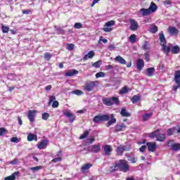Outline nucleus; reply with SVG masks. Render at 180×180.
<instances>
[{"mask_svg": "<svg viewBox=\"0 0 180 180\" xmlns=\"http://www.w3.org/2000/svg\"><path fill=\"white\" fill-rule=\"evenodd\" d=\"M111 102L115 105H119V98L117 97H111Z\"/></svg>", "mask_w": 180, "mask_h": 180, "instance_id": "obj_43", "label": "nucleus"}, {"mask_svg": "<svg viewBox=\"0 0 180 180\" xmlns=\"http://www.w3.org/2000/svg\"><path fill=\"white\" fill-rule=\"evenodd\" d=\"M174 81L176 84H180V70L176 71V73L174 75Z\"/></svg>", "mask_w": 180, "mask_h": 180, "instance_id": "obj_27", "label": "nucleus"}, {"mask_svg": "<svg viewBox=\"0 0 180 180\" xmlns=\"http://www.w3.org/2000/svg\"><path fill=\"white\" fill-rule=\"evenodd\" d=\"M168 32L171 36H176L179 33V30L175 27L170 26L168 27Z\"/></svg>", "mask_w": 180, "mask_h": 180, "instance_id": "obj_12", "label": "nucleus"}, {"mask_svg": "<svg viewBox=\"0 0 180 180\" xmlns=\"http://www.w3.org/2000/svg\"><path fill=\"white\" fill-rule=\"evenodd\" d=\"M175 128H170L167 130V136H172L174 134V131H175Z\"/></svg>", "mask_w": 180, "mask_h": 180, "instance_id": "obj_49", "label": "nucleus"}, {"mask_svg": "<svg viewBox=\"0 0 180 180\" xmlns=\"http://www.w3.org/2000/svg\"><path fill=\"white\" fill-rule=\"evenodd\" d=\"M1 30L4 33H8L9 32V27L2 25Z\"/></svg>", "mask_w": 180, "mask_h": 180, "instance_id": "obj_44", "label": "nucleus"}, {"mask_svg": "<svg viewBox=\"0 0 180 180\" xmlns=\"http://www.w3.org/2000/svg\"><path fill=\"white\" fill-rule=\"evenodd\" d=\"M63 115L70 119V123L74 122V120H75V115L72 114L68 110L63 112Z\"/></svg>", "mask_w": 180, "mask_h": 180, "instance_id": "obj_11", "label": "nucleus"}, {"mask_svg": "<svg viewBox=\"0 0 180 180\" xmlns=\"http://www.w3.org/2000/svg\"><path fill=\"white\" fill-rule=\"evenodd\" d=\"M108 116H110L111 117L110 120L108 121L107 123V127H109L113 124V123H116V118L113 117V115H107Z\"/></svg>", "mask_w": 180, "mask_h": 180, "instance_id": "obj_24", "label": "nucleus"}, {"mask_svg": "<svg viewBox=\"0 0 180 180\" xmlns=\"http://www.w3.org/2000/svg\"><path fill=\"white\" fill-rule=\"evenodd\" d=\"M132 103H137L139 101H140V96H134L131 98Z\"/></svg>", "mask_w": 180, "mask_h": 180, "instance_id": "obj_42", "label": "nucleus"}, {"mask_svg": "<svg viewBox=\"0 0 180 180\" xmlns=\"http://www.w3.org/2000/svg\"><path fill=\"white\" fill-rule=\"evenodd\" d=\"M89 134V131H84V134L80 136V139H86Z\"/></svg>", "mask_w": 180, "mask_h": 180, "instance_id": "obj_54", "label": "nucleus"}, {"mask_svg": "<svg viewBox=\"0 0 180 180\" xmlns=\"http://www.w3.org/2000/svg\"><path fill=\"white\" fill-rule=\"evenodd\" d=\"M49 101L48 103L49 105H51V103H53V102L56 101V96H49Z\"/></svg>", "mask_w": 180, "mask_h": 180, "instance_id": "obj_46", "label": "nucleus"}, {"mask_svg": "<svg viewBox=\"0 0 180 180\" xmlns=\"http://www.w3.org/2000/svg\"><path fill=\"white\" fill-rule=\"evenodd\" d=\"M48 143H49V141L47 140L42 141L39 143L38 148H39V150H43V148H46V147H47Z\"/></svg>", "mask_w": 180, "mask_h": 180, "instance_id": "obj_21", "label": "nucleus"}, {"mask_svg": "<svg viewBox=\"0 0 180 180\" xmlns=\"http://www.w3.org/2000/svg\"><path fill=\"white\" fill-rule=\"evenodd\" d=\"M102 65V60H98L94 63L92 64V66L95 68H99Z\"/></svg>", "mask_w": 180, "mask_h": 180, "instance_id": "obj_40", "label": "nucleus"}, {"mask_svg": "<svg viewBox=\"0 0 180 180\" xmlns=\"http://www.w3.org/2000/svg\"><path fill=\"white\" fill-rule=\"evenodd\" d=\"M34 140L35 141H37V135L33 134H30L27 136V141H33Z\"/></svg>", "mask_w": 180, "mask_h": 180, "instance_id": "obj_25", "label": "nucleus"}, {"mask_svg": "<svg viewBox=\"0 0 180 180\" xmlns=\"http://www.w3.org/2000/svg\"><path fill=\"white\" fill-rule=\"evenodd\" d=\"M118 169L122 172H129L130 169V166L129 165V162L126 160H119L115 161Z\"/></svg>", "mask_w": 180, "mask_h": 180, "instance_id": "obj_2", "label": "nucleus"}, {"mask_svg": "<svg viewBox=\"0 0 180 180\" xmlns=\"http://www.w3.org/2000/svg\"><path fill=\"white\" fill-rule=\"evenodd\" d=\"M103 105H105L106 106H112L113 105V102H112V98H105L103 99Z\"/></svg>", "mask_w": 180, "mask_h": 180, "instance_id": "obj_20", "label": "nucleus"}, {"mask_svg": "<svg viewBox=\"0 0 180 180\" xmlns=\"http://www.w3.org/2000/svg\"><path fill=\"white\" fill-rule=\"evenodd\" d=\"M117 170H119V167L116 162H115V165L110 167V172H115Z\"/></svg>", "mask_w": 180, "mask_h": 180, "instance_id": "obj_31", "label": "nucleus"}, {"mask_svg": "<svg viewBox=\"0 0 180 180\" xmlns=\"http://www.w3.org/2000/svg\"><path fill=\"white\" fill-rule=\"evenodd\" d=\"M94 57H95V51H90L87 54H86L83 57V60H84V61H86V60H88V58H94Z\"/></svg>", "mask_w": 180, "mask_h": 180, "instance_id": "obj_17", "label": "nucleus"}, {"mask_svg": "<svg viewBox=\"0 0 180 180\" xmlns=\"http://www.w3.org/2000/svg\"><path fill=\"white\" fill-rule=\"evenodd\" d=\"M129 23H130V29L133 32H134L139 29V22H137V21H136L133 19H130Z\"/></svg>", "mask_w": 180, "mask_h": 180, "instance_id": "obj_9", "label": "nucleus"}, {"mask_svg": "<svg viewBox=\"0 0 180 180\" xmlns=\"http://www.w3.org/2000/svg\"><path fill=\"white\" fill-rule=\"evenodd\" d=\"M6 133V129L4 127L0 128V136H4Z\"/></svg>", "mask_w": 180, "mask_h": 180, "instance_id": "obj_59", "label": "nucleus"}, {"mask_svg": "<svg viewBox=\"0 0 180 180\" xmlns=\"http://www.w3.org/2000/svg\"><path fill=\"white\" fill-rule=\"evenodd\" d=\"M37 113V110H30L28 111L27 117L31 123H33V122H34Z\"/></svg>", "mask_w": 180, "mask_h": 180, "instance_id": "obj_8", "label": "nucleus"}, {"mask_svg": "<svg viewBox=\"0 0 180 180\" xmlns=\"http://www.w3.org/2000/svg\"><path fill=\"white\" fill-rule=\"evenodd\" d=\"M115 61L119 63L120 64H122V65H126V60L123 58L122 56H118L114 58Z\"/></svg>", "mask_w": 180, "mask_h": 180, "instance_id": "obj_19", "label": "nucleus"}, {"mask_svg": "<svg viewBox=\"0 0 180 180\" xmlns=\"http://www.w3.org/2000/svg\"><path fill=\"white\" fill-rule=\"evenodd\" d=\"M159 37L162 51H164V53H165V54H169V51H171L172 54H179L180 51V48L178 45L173 46L172 44L165 45L167 41L165 40V36L164 35V32H161L159 34Z\"/></svg>", "mask_w": 180, "mask_h": 180, "instance_id": "obj_1", "label": "nucleus"}, {"mask_svg": "<svg viewBox=\"0 0 180 180\" xmlns=\"http://www.w3.org/2000/svg\"><path fill=\"white\" fill-rule=\"evenodd\" d=\"M79 73V72L75 69L68 70L65 73V77H72L74 75H77Z\"/></svg>", "mask_w": 180, "mask_h": 180, "instance_id": "obj_15", "label": "nucleus"}, {"mask_svg": "<svg viewBox=\"0 0 180 180\" xmlns=\"http://www.w3.org/2000/svg\"><path fill=\"white\" fill-rule=\"evenodd\" d=\"M112 151H113V148H112L110 145H105L104 146V153L105 155H110Z\"/></svg>", "mask_w": 180, "mask_h": 180, "instance_id": "obj_16", "label": "nucleus"}, {"mask_svg": "<svg viewBox=\"0 0 180 180\" xmlns=\"http://www.w3.org/2000/svg\"><path fill=\"white\" fill-rule=\"evenodd\" d=\"M101 41H103L105 44L108 43V39H104L103 37H100L99 40H98V44L101 43Z\"/></svg>", "mask_w": 180, "mask_h": 180, "instance_id": "obj_56", "label": "nucleus"}, {"mask_svg": "<svg viewBox=\"0 0 180 180\" xmlns=\"http://www.w3.org/2000/svg\"><path fill=\"white\" fill-rule=\"evenodd\" d=\"M148 9L150 11V14H152V13H154V12L157 11V9H158V7L155 5L154 2L152 1L150 3V6Z\"/></svg>", "mask_w": 180, "mask_h": 180, "instance_id": "obj_18", "label": "nucleus"}, {"mask_svg": "<svg viewBox=\"0 0 180 180\" xmlns=\"http://www.w3.org/2000/svg\"><path fill=\"white\" fill-rule=\"evenodd\" d=\"M151 116H153V113H151V112L144 114L143 115V119L144 122H146V120H148V119H150V117H151Z\"/></svg>", "mask_w": 180, "mask_h": 180, "instance_id": "obj_36", "label": "nucleus"}, {"mask_svg": "<svg viewBox=\"0 0 180 180\" xmlns=\"http://www.w3.org/2000/svg\"><path fill=\"white\" fill-rule=\"evenodd\" d=\"M143 50H150V44H148V41H146L144 44L142 46Z\"/></svg>", "mask_w": 180, "mask_h": 180, "instance_id": "obj_38", "label": "nucleus"}, {"mask_svg": "<svg viewBox=\"0 0 180 180\" xmlns=\"http://www.w3.org/2000/svg\"><path fill=\"white\" fill-rule=\"evenodd\" d=\"M105 70L109 71V70H113V67L111 65H108L105 66Z\"/></svg>", "mask_w": 180, "mask_h": 180, "instance_id": "obj_64", "label": "nucleus"}, {"mask_svg": "<svg viewBox=\"0 0 180 180\" xmlns=\"http://www.w3.org/2000/svg\"><path fill=\"white\" fill-rule=\"evenodd\" d=\"M163 4H164L165 6H166L167 8L171 6V1L170 0L165 1H163Z\"/></svg>", "mask_w": 180, "mask_h": 180, "instance_id": "obj_55", "label": "nucleus"}, {"mask_svg": "<svg viewBox=\"0 0 180 180\" xmlns=\"http://www.w3.org/2000/svg\"><path fill=\"white\" fill-rule=\"evenodd\" d=\"M128 161H130L131 164H136L137 162V158L134 156H128Z\"/></svg>", "mask_w": 180, "mask_h": 180, "instance_id": "obj_35", "label": "nucleus"}, {"mask_svg": "<svg viewBox=\"0 0 180 180\" xmlns=\"http://www.w3.org/2000/svg\"><path fill=\"white\" fill-rule=\"evenodd\" d=\"M172 150H173V151H179L180 143H174L172 147Z\"/></svg>", "mask_w": 180, "mask_h": 180, "instance_id": "obj_33", "label": "nucleus"}, {"mask_svg": "<svg viewBox=\"0 0 180 180\" xmlns=\"http://www.w3.org/2000/svg\"><path fill=\"white\" fill-rule=\"evenodd\" d=\"M50 117V115L47 112H44L42 114V119L43 120H47Z\"/></svg>", "mask_w": 180, "mask_h": 180, "instance_id": "obj_52", "label": "nucleus"}, {"mask_svg": "<svg viewBox=\"0 0 180 180\" xmlns=\"http://www.w3.org/2000/svg\"><path fill=\"white\" fill-rule=\"evenodd\" d=\"M157 133H158V130H156V131L149 134L148 136H149V137H150V139H153L154 137H157V135H158Z\"/></svg>", "mask_w": 180, "mask_h": 180, "instance_id": "obj_50", "label": "nucleus"}, {"mask_svg": "<svg viewBox=\"0 0 180 180\" xmlns=\"http://www.w3.org/2000/svg\"><path fill=\"white\" fill-rule=\"evenodd\" d=\"M91 167H92V164L91 163H87L84 165L82 167V172H83V174H85V172H86V171H88V169H89V168H91Z\"/></svg>", "mask_w": 180, "mask_h": 180, "instance_id": "obj_23", "label": "nucleus"}, {"mask_svg": "<svg viewBox=\"0 0 180 180\" xmlns=\"http://www.w3.org/2000/svg\"><path fill=\"white\" fill-rule=\"evenodd\" d=\"M11 143H19L20 140L18 137H13L11 139Z\"/></svg>", "mask_w": 180, "mask_h": 180, "instance_id": "obj_57", "label": "nucleus"}, {"mask_svg": "<svg viewBox=\"0 0 180 180\" xmlns=\"http://www.w3.org/2000/svg\"><path fill=\"white\" fill-rule=\"evenodd\" d=\"M30 169L33 172H36L37 171H40V169H43V166H37V167H31Z\"/></svg>", "mask_w": 180, "mask_h": 180, "instance_id": "obj_39", "label": "nucleus"}, {"mask_svg": "<svg viewBox=\"0 0 180 180\" xmlns=\"http://www.w3.org/2000/svg\"><path fill=\"white\" fill-rule=\"evenodd\" d=\"M72 94L79 96H81L84 94V91H82L81 90H75V91H72Z\"/></svg>", "mask_w": 180, "mask_h": 180, "instance_id": "obj_47", "label": "nucleus"}, {"mask_svg": "<svg viewBox=\"0 0 180 180\" xmlns=\"http://www.w3.org/2000/svg\"><path fill=\"white\" fill-rule=\"evenodd\" d=\"M19 175V172H14L13 174H12L11 176H7L4 179V180H15L16 179V176Z\"/></svg>", "mask_w": 180, "mask_h": 180, "instance_id": "obj_26", "label": "nucleus"}, {"mask_svg": "<svg viewBox=\"0 0 180 180\" xmlns=\"http://www.w3.org/2000/svg\"><path fill=\"white\" fill-rule=\"evenodd\" d=\"M58 105H59L58 102L57 101H55L52 103V108H58Z\"/></svg>", "mask_w": 180, "mask_h": 180, "instance_id": "obj_61", "label": "nucleus"}, {"mask_svg": "<svg viewBox=\"0 0 180 180\" xmlns=\"http://www.w3.org/2000/svg\"><path fill=\"white\" fill-rule=\"evenodd\" d=\"M44 57L45 60H47V61H49L50 58H51L52 56L51 54H50V53H45Z\"/></svg>", "mask_w": 180, "mask_h": 180, "instance_id": "obj_51", "label": "nucleus"}, {"mask_svg": "<svg viewBox=\"0 0 180 180\" xmlns=\"http://www.w3.org/2000/svg\"><path fill=\"white\" fill-rule=\"evenodd\" d=\"M123 129H126V125L124 124L117 125L115 127V131H122Z\"/></svg>", "mask_w": 180, "mask_h": 180, "instance_id": "obj_32", "label": "nucleus"}, {"mask_svg": "<svg viewBox=\"0 0 180 180\" xmlns=\"http://www.w3.org/2000/svg\"><path fill=\"white\" fill-rule=\"evenodd\" d=\"M75 45L73 44H69L67 46V50H69L70 51H72L74 50Z\"/></svg>", "mask_w": 180, "mask_h": 180, "instance_id": "obj_53", "label": "nucleus"}, {"mask_svg": "<svg viewBox=\"0 0 180 180\" xmlns=\"http://www.w3.org/2000/svg\"><path fill=\"white\" fill-rule=\"evenodd\" d=\"M150 30L151 33H157L158 32V27L155 25H152Z\"/></svg>", "mask_w": 180, "mask_h": 180, "instance_id": "obj_41", "label": "nucleus"}, {"mask_svg": "<svg viewBox=\"0 0 180 180\" xmlns=\"http://www.w3.org/2000/svg\"><path fill=\"white\" fill-rule=\"evenodd\" d=\"M95 141V138L91 137L86 139V144H92V143H94Z\"/></svg>", "mask_w": 180, "mask_h": 180, "instance_id": "obj_48", "label": "nucleus"}, {"mask_svg": "<svg viewBox=\"0 0 180 180\" xmlns=\"http://www.w3.org/2000/svg\"><path fill=\"white\" fill-rule=\"evenodd\" d=\"M129 41L130 43L134 44L136 41H137V36L136 34H133L129 37Z\"/></svg>", "mask_w": 180, "mask_h": 180, "instance_id": "obj_29", "label": "nucleus"}, {"mask_svg": "<svg viewBox=\"0 0 180 180\" xmlns=\"http://www.w3.org/2000/svg\"><path fill=\"white\" fill-rule=\"evenodd\" d=\"M151 13L148 10V8H141L139 11V15L140 16H149Z\"/></svg>", "mask_w": 180, "mask_h": 180, "instance_id": "obj_14", "label": "nucleus"}, {"mask_svg": "<svg viewBox=\"0 0 180 180\" xmlns=\"http://www.w3.org/2000/svg\"><path fill=\"white\" fill-rule=\"evenodd\" d=\"M179 88H180V84H177L176 86H174L173 87V91H174V92H176V91H178V89H179Z\"/></svg>", "mask_w": 180, "mask_h": 180, "instance_id": "obj_63", "label": "nucleus"}, {"mask_svg": "<svg viewBox=\"0 0 180 180\" xmlns=\"http://www.w3.org/2000/svg\"><path fill=\"white\" fill-rule=\"evenodd\" d=\"M106 74L103 72H97L96 74V78H105Z\"/></svg>", "mask_w": 180, "mask_h": 180, "instance_id": "obj_37", "label": "nucleus"}, {"mask_svg": "<svg viewBox=\"0 0 180 180\" xmlns=\"http://www.w3.org/2000/svg\"><path fill=\"white\" fill-rule=\"evenodd\" d=\"M144 57H145L146 61L147 62L150 61V54H148V52L144 53Z\"/></svg>", "mask_w": 180, "mask_h": 180, "instance_id": "obj_60", "label": "nucleus"}, {"mask_svg": "<svg viewBox=\"0 0 180 180\" xmlns=\"http://www.w3.org/2000/svg\"><path fill=\"white\" fill-rule=\"evenodd\" d=\"M136 68L139 71H141L144 68V60L143 59H138L136 60Z\"/></svg>", "mask_w": 180, "mask_h": 180, "instance_id": "obj_13", "label": "nucleus"}, {"mask_svg": "<svg viewBox=\"0 0 180 180\" xmlns=\"http://www.w3.org/2000/svg\"><path fill=\"white\" fill-rule=\"evenodd\" d=\"M129 91V89L127 88V86H124L120 90V94L121 95H124V94H127Z\"/></svg>", "mask_w": 180, "mask_h": 180, "instance_id": "obj_30", "label": "nucleus"}, {"mask_svg": "<svg viewBox=\"0 0 180 180\" xmlns=\"http://www.w3.org/2000/svg\"><path fill=\"white\" fill-rule=\"evenodd\" d=\"M98 84L99 82L98 81L87 82L84 85V89L87 91V92H91V91H94L96 86H98Z\"/></svg>", "mask_w": 180, "mask_h": 180, "instance_id": "obj_3", "label": "nucleus"}, {"mask_svg": "<svg viewBox=\"0 0 180 180\" xmlns=\"http://www.w3.org/2000/svg\"><path fill=\"white\" fill-rule=\"evenodd\" d=\"M154 72H155V68H148L146 70V75L148 77H153V75H154Z\"/></svg>", "mask_w": 180, "mask_h": 180, "instance_id": "obj_22", "label": "nucleus"}, {"mask_svg": "<svg viewBox=\"0 0 180 180\" xmlns=\"http://www.w3.org/2000/svg\"><path fill=\"white\" fill-rule=\"evenodd\" d=\"M116 25V22L113 20L106 22L103 27V32L109 33L113 30V26Z\"/></svg>", "mask_w": 180, "mask_h": 180, "instance_id": "obj_4", "label": "nucleus"}, {"mask_svg": "<svg viewBox=\"0 0 180 180\" xmlns=\"http://www.w3.org/2000/svg\"><path fill=\"white\" fill-rule=\"evenodd\" d=\"M148 151L154 153L157 150V143L155 142H148L146 143Z\"/></svg>", "mask_w": 180, "mask_h": 180, "instance_id": "obj_10", "label": "nucleus"}, {"mask_svg": "<svg viewBox=\"0 0 180 180\" xmlns=\"http://www.w3.org/2000/svg\"><path fill=\"white\" fill-rule=\"evenodd\" d=\"M61 161V158H56L52 160V162H60Z\"/></svg>", "mask_w": 180, "mask_h": 180, "instance_id": "obj_62", "label": "nucleus"}, {"mask_svg": "<svg viewBox=\"0 0 180 180\" xmlns=\"http://www.w3.org/2000/svg\"><path fill=\"white\" fill-rule=\"evenodd\" d=\"M129 150L130 147L120 145L117 148L116 152L117 155H123V153H124V151H129Z\"/></svg>", "mask_w": 180, "mask_h": 180, "instance_id": "obj_7", "label": "nucleus"}, {"mask_svg": "<svg viewBox=\"0 0 180 180\" xmlns=\"http://www.w3.org/2000/svg\"><path fill=\"white\" fill-rule=\"evenodd\" d=\"M18 162H19V160L14 159L13 160L10 161L8 163L11 164V165H16V164H18Z\"/></svg>", "mask_w": 180, "mask_h": 180, "instance_id": "obj_58", "label": "nucleus"}, {"mask_svg": "<svg viewBox=\"0 0 180 180\" xmlns=\"http://www.w3.org/2000/svg\"><path fill=\"white\" fill-rule=\"evenodd\" d=\"M120 114L122 115V116H124L125 117H129V116H130V113L127 112V111H126L124 108H122L121 110Z\"/></svg>", "mask_w": 180, "mask_h": 180, "instance_id": "obj_34", "label": "nucleus"}, {"mask_svg": "<svg viewBox=\"0 0 180 180\" xmlns=\"http://www.w3.org/2000/svg\"><path fill=\"white\" fill-rule=\"evenodd\" d=\"M157 141H164L165 140V135L162 134L156 136Z\"/></svg>", "mask_w": 180, "mask_h": 180, "instance_id": "obj_28", "label": "nucleus"}, {"mask_svg": "<svg viewBox=\"0 0 180 180\" xmlns=\"http://www.w3.org/2000/svg\"><path fill=\"white\" fill-rule=\"evenodd\" d=\"M73 27L75 29H82L83 27V25L82 23L80 22H76L74 25H73Z\"/></svg>", "mask_w": 180, "mask_h": 180, "instance_id": "obj_45", "label": "nucleus"}, {"mask_svg": "<svg viewBox=\"0 0 180 180\" xmlns=\"http://www.w3.org/2000/svg\"><path fill=\"white\" fill-rule=\"evenodd\" d=\"M84 150H86L87 151H89V153H99V151H101V145H92L89 148H84Z\"/></svg>", "mask_w": 180, "mask_h": 180, "instance_id": "obj_6", "label": "nucleus"}, {"mask_svg": "<svg viewBox=\"0 0 180 180\" xmlns=\"http://www.w3.org/2000/svg\"><path fill=\"white\" fill-rule=\"evenodd\" d=\"M110 119V116L108 115H97L94 117L93 121L94 123H101V122H108Z\"/></svg>", "mask_w": 180, "mask_h": 180, "instance_id": "obj_5", "label": "nucleus"}]
</instances>
